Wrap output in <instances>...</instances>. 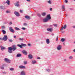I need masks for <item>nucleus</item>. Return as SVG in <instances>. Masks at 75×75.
<instances>
[{
  "label": "nucleus",
  "instance_id": "41",
  "mask_svg": "<svg viewBox=\"0 0 75 75\" xmlns=\"http://www.w3.org/2000/svg\"><path fill=\"white\" fill-rule=\"evenodd\" d=\"M22 30H25L26 28H22Z\"/></svg>",
  "mask_w": 75,
  "mask_h": 75
},
{
  "label": "nucleus",
  "instance_id": "44",
  "mask_svg": "<svg viewBox=\"0 0 75 75\" xmlns=\"http://www.w3.org/2000/svg\"><path fill=\"white\" fill-rule=\"evenodd\" d=\"M12 22H10L9 23V24L10 25H11V24H12Z\"/></svg>",
  "mask_w": 75,
  "mask_h": 75
},
{
  "label": "nucleus",
  "instance_id": "33",
  "mask_svg": "<svg viewBox=\"0 0 75 75\" xmlns=\"http://www.w3.org/2000/svg\"><path fill=\"white\" fill-rule=\"evenodd\" d=\"M19 40H20L21 41H22L23 40V38H20L18 39Z\"/></svg>",
  "mask_w": 75,
  "mask_h": 75
},
{
  "label": "nucleus",
  "instance_id": "26",
  "mask_svg": "<svg viewBox=\"0 0 75 75\" xmlns=\"http://www.w3.org/2000/svg\"><path fill=\"white\" fill-rule=\"evenodd\" d=\"M61 41H62V42H64V41H65V39L64 38H62L61 39Z\"/></svg>",
  "mask_w": 75,
  "mask_h": 75
},
{
  "label": "nucleus",
  "instance_id": "57",
  "mask_svg": "<svg viewBox=\"0 0 75 75\" xmlns=\"http://www.w3.org/2000/svg\"><path fill=\"white\" fill-rule=\"evenodd\" d=\"M28 1H30V0H26Z\"/></svg>",
  "mask_w": 75,
  "mask_h": 75
},
{
  "label": "nucleus",
  "instance_id": "43",
  "mask_svg": "<svg viewBox=\"0 0 75 75\" xmlns=\"http://www.w3.org/2000/svg\"><path fill=\"white\" fill-rule=\"evenodd\" d=\"M9 41H10V42H13V40H9Z\"/></svg>",
  "mask_w": 75,
  "mask_h": 75
},
{
  "label": "nucleus",
  "instance_id": "7",
  "mask_svg": "<svg viewBox=\"0 0 75 75\" xmlns=\"http://www.w3.org/2000/svg\"><path fill=\"white\" fill-rule=\"evenodd\" d=\"M20 69H25V66L23 65H21L19 66Z\"/></svg>",
  "mask_w": 75,
  "mask_h": 75
},
{
  "label": "nucleus",
  "instance_id": "1",
  "mask_svg": "<svg viewBox=\"0 0 75 75\" xmlns=\"http://www.w3.org/2000/svg\"><path fill=\"white\" fill-rule=\"evenodd\" d=\"M17 46L20 47L21 48H23V47H26L27 46V45L25 44H24L23 43H21V45H18Z\"/></svg>",
  "mask_w": 75,
  "mask_h": 75
},
{
  "label": "nucleus",
  "instance_id": "64",
  "mask_svg": "<svg viewBox=\"0 0 75 75\" xmlns=\"http://www.w3.org/2000/svg\"><path fill=\"white\" fill-rule=\"evenodd\" d=\"M74 1H75V0H74Z\"/></svg>",
  "mask_w": 75,
  "mask_h": 75
},
{
  "label": "nucleus",
  "instance_id": "30",
  "mask_svg": "<svg viewBox=\"0 0 75 75\" xmlns=\"http://www.w3.org/2000/svg\"><path fill=\"white\" fill-rule=\"evenodd\" d=\"M46 71H47L48 72H50L51 71V69H47Z\"/></svg>",
  "mask_w": 75,
  "mask_h": 75
},
{
  "label": "nucleus",
  "instance_id": "3",
  "mask_svg": "<svg viewBox=\"0 0 75 75\" xmlns=\"http://www.w3.org/2000/svg\"><path fill=\"white\" fill-rule=\"evenodd\" d=\"M57 50L59 51H60L62 50V46L61 45H58L57 47Z\"/></svg>",
  "mask_w": 75,
  "mask_h": 75
},
{
  "label": "nucleus",
  "instance_id": "61",
  "mask_svg": "<svg viewBox=\"0 0 75 75\" xmlns=\"http://www.w3.org/2000/svg\"><path fill=\"white\" fill-rule=\"evenodd\" d=\"M73 51L74 52H75V49H74V50H73Z\"/></svg>",
  "mask_w": 75,
  "mask_h": 75
},
{
  "label": "nucleus",
  "instance_id": "37",
  "mask_svg": "<svg viewBox=\"0 0 75 75\" xmlns=\"http://www.w3.org/2000/svg\"><path fill=\"white\" fill-rule=\"evenodd\" d=\"M23 25L24 26H27V24L26 23H23Z\"/></svg>",
  "mask_w": 75,
  "mask_h": 75
},
{
  "label": "nucleus",
  "instance_id": "14",
  "mask_svg": "<svg viewBox=\"0 0 75 75\" xmlns=\"http://www.w3.org/2000/svg\"><path fill=\"white\" fill-rule=\"evenodd\" d=\"M67 28V25H65L64 26H62L61 29V30H63V29H65Z\"/></svg>",
  "mask_w": 75,
  "mask_h": 75
},
{
  "label": "nucleus",
  "instance_id": "8",
  "mask_svg": "<svg viewBox=\"0 0 75 75\" xmlns=\"http://www.w3.org/2000/svg\"><path fill=\"white\" fill-rule=\"evenodd\" d=\"M47 31H49L50 32H52V28H48L47 29Z\"/></svg>",
  "mask_w": 75,
  "mask_h": 75
},
{
  "label": "nucleus",
  "instance_id": "13",
  "mask_svg": "<svg viewBox=\"0 0 75 75\" xmlns=\"http://www.w3.org/2000/svg\"><path fill=\"white\" fill-rule=\"evenodd\" d=\"M4 60L5 61H6V62H7L8 63H10V60L9 59H8L7 58H5L4 59Z\"/></svg>",
  "mask_w": 75,
  "mask_h": 75
},
{
  "label": "nucleus",
  "instance_id": "59",
  "mask_svg": "<svg viewBox=\"0 0 75 75\" xmlns=\"http://www.w3.org/2000/svg\"><path fill=\"white\" fill-rule=\"evenodd\" d=\"M62 33H64V31H62Z\"/></svg>",
  "mask_w": 75,
  "mask_h": 75
},
{
  "label": "nucleus",
  "instance_id": "25",
  "mask_svg": "<svg viewBox=\"0 0 75 75\" xmlns=\"http://www.w3.org/2000/svg\"><path fill=\"white\" fill-rule=\"evenodd\" d=\"M37 62V61L35 60H33L32 62V64H35Z\"/></svg>",
  "mask_w": 75,
  "mask_h": 75
},
{
  "label": "nucleus",
  "instance_id": "58",
  "mask_svg": "<svg viewBox=\"0 0 75 75\" xmlns=\"http://www.w3.org/2000/svg\"><path fill=\"white\" fill-rule=\"evenodd\" d=\"M67 16H68V15H67V14H65V16H66V17H67Z\"/></svg>",
  "mask_w": 75,
  "mask_h": 75
},
{
  "label": "nucleus",
  "instance_id": "60",
  "mask_svg": "<svg viewBox=\"0 0 75 75\" xmlns=\"http://www.w3.org/2000/svg\"><path fill=\"white\" fill-rule=\"evenodd\" d=\"M50 27H52V25H50Z\"/></svg>",
  "mask_w": 75,
  "mask_h": 75
},
{
  "label": "nucleus",
  "instance_id": "17",
  "mask_svg": "<svg viewBox=\"0 0 75 75\" xmlns=\"http://www.w3.org/2000/svg\"><path fill=\"white\" fill-rule=\"evenodd\" d=\"M4 64H3L2 65L0 66V68L1 69H4Z\"/></svg>",
  "mask_w": 75,
  "mask_h": 75
},
{
  "label": "nucleus",
  "instance_id": "19",
  "mask_svg": "<svg viewBox=\"0 0 75 75\" xmlns=\"http://www.w3.org/2000/svg\"><path fill=\"white\" fill-rule=\"evenodd\" d=\"M9 30L12 33H13V32H14V30H13V29L11 28H9Z\"/></svg>",
  "mask_w": 75,
  "mask_h": 75
},
{
  "label": "nucleus",
  "instance_id": "34",
  "mask_svg": "<svg viewBox=\"0 0 75 75\" xmlns=\"http://www.w3.org/2000/svg\"><path fill=\"white\" fill-rule=\"evenodd\" d=\"M24 65H26V64H27V61H24Z\"/></svg>",
  "mask_w": 75,
  "mask_h": 75
},
{
  "label": "nucleus",
  "instance_id": "5",
  "mask_svg": "<svg viewBox=\"0 0 75 75\" xmlns=\"http://www.w3.org/2000/svg\"><path fill=\"white\" fill-rule=\"evenodd\" d=\"M7 39H8V38L7 35H4L3 38V40L4 41H7Z\"/></svg>",
  "mask_w": 75,
  "mask_h": 75
},
{
  "label": "nucleus",
  "instance_id": "32",
  "mask_svg": "<svg viewBox=\"0 0 75 75\" xmlns=\"http://www.w3.org/2000/svg\"><path fill=\"white\" fill-rule=\"evenodd\" d=\"M3 34H6V31L4 30H2Z\"/></svg>",
  "mask_w": 75,
  "mask_h": 75
},
{
  "label": "nucleus",
  "instance_id": "40",
  "mask_svg": "<svg viewBox=\"0 0 75 75\" xmlns=\"http://www.w3.org/2000/svg\"><path fill=\"white\" fill-rule=\"evenodd\" d=\"M6 12L7 13H10V11H7Z\"/></svg>",
  "mask_w": 75,
  "mask_h": 75
},
{
  "label": "nucleus",
  "instance_id": "20",
  "mask_svg": "<svg viewBox=\"0 0 75 75\" xmlns=\"http://www.w3.org/2000/svg\"><path fill=\"white\" fill-rule=\"evenodd\" d=\"M25 18H26V19L28 20H30V17L28 16H25Z\"/></svg>",
  "mask_w": 75,
  "mask_h": 75
},
{
  "label": "nucleus",
  "instance_id": "10",
  "mask_svg": "<svg viewBox=\"0 0 75 75\" xmlns=\"http://www.w3.org/2000/svg\"><path fill=\"white\" fill-rule=\"evenodd\" d=\"M49 21V20L47 19L46 18H45L43 20V21L44 23H46L47 22H48V21Z\"/></svg>",
  "mask_w": 75,
  "mask_h": 75
},
{
  "label": "nucleus",
  "instance_id": "22",
  "mask_svg": "<svg viewBox=\"0 0 75 75\" xmlns=\"http://www.w3.org/2000/svg\"><path fill=\"white\" fill-rule=\"evenodd\" d=\"M0 47L1 48V50H2V51H3V50H4V49H6V48L2 46H1Z\"/></svg>",
  "mask_w": 75,
  "mask_h": 75
},
{
  "label": "nucleus",
  "instance_id": "6",
  "mask_svg": "<svg viewBox=\"0 0 75 75\" xmlns=\"http://www.w3.org/2000/svg\"><path fill=\"white\" fill-rule=\"evenodd\" d=\"M8 52H9V53H12L13 52V51H12V49H11V47H8Z\"/></svg>",
  "mask_w": 75,
  "mask_h": 75
},
{
  "label": "nucleus",
  "instance_id": "46",
  "mask_svg": "<svg viewBox=\"0 0 75 75\" xmlns=\"http://www.w3.org/2000/svg\"><path fill=\"white\" fill-rule=\"evenodd\" d=\"M1 28H5V27L4 26H2Z\"/></svg>",
  "mask_w": 75,
  "mask_h": 75
},
{
  "label": "nucleus",
  "instance_id": "52",
  "mask_svg": "<svg viewBox=\"0 0 75 75\" xmlns=\"http://www.w3.org/2000/svg\"><path fill=\"white\" fill-rule=\"evenodd\" d=\"M64 61H67V59H64Z\"/></svg>",
  "mask_w": 75,
  "mask_h": 75
},
{
  "label": "nucleus",
  "instance_id": "63",
  "mask_svg": "<svg viewBox=\"0 0 75 75\" xmlns=\"http://www.w3.org/2000/svg\"><path fill=\"white\" fill-rule=\"evenodd\" d=\"M52 35H54V34H52Z\"/></svg>",
  "mask_w": 75,
  "mask_h": 75
},
{
  "label": "nucleus",
  "instance_id": "28",
  "mask_svg": "<svg viewBox=\"0 0 75 75\" xmlns=\"http://www.w3.org/2000/svg\"><path fill=\"white\" fill-rule=\"evenodd\" d=\"M47 3L49 4H52V2H51V1H50V0H49V1H48Z\"/></svg>",
  "mask_w": 75,
  "mask_h": 75
},
{
  "label": "nucleus",
  "instance_id": "12",
  "mask_svg": "<svg viewBox=\"0 0 75 75\" xmlns=\"http://www.w3.org/2000/svg\"><path fill=\"white\" fill-rule=\"evenodd\" d=\"M22 52H23L24 55H27V52L25 51V50H23L22 51Z\"/></svg>",
  "mask_w": 75,
  "mask_h": 75
},
{
  "label": "nucleus",
  "instance_id": "42",
  "mask_svg": "<svg viewBox=\"0 0 75 75\" xmlns=\"http://www.w3.org/2000/svg\"><path fill=\"white\" fill-rule=\"evenodd\" d=\"M28 45L29 47H30V46H31V45L30 44H28Z\"/></svg>",
  "mask_w": 75,
  "mask_h": 75
},
{
  "label": "nucleus",
  "instance_id": "9",
  "mask_svg": "<svg viewBox=\"0 0 75 75\" xmlns=\"http://www.w3.org/2000/svg\"><path fill=\"white\" fill-rule=\"evenodd\" d=\"M21 75H26L25 72L24 71H22L21 72Z\"/></svg>",
  "mask_w": 75,
  "mask_h": 75
},
{
  "label": "nucleus",
  "instance_id": "2",
  "mask_svg": "<svg viewBox=\"0 0 75 75\" xmlns=\"http://www.w3.org/2000/svg\"><path fill=\"white\" fill-rule=\"evenodd\" d=\"M12 50L13 51H16L17 50V47L15 45H13L12 46V47H11Z\"/></svg>",
  "mask_w": 75,
  "mask_h": 75
},
{
  "label": "nucleus",
  "instance_id": "62",
  "mask_svg": "<svg viewBox=\"0 0 75 75\" xmlns=\"http://www.w3.org/2000/svg\"><path fill=\"white\" fill-rule=\"evenodd\" d=\"M24 34V33L23 32H22V34Z\"/></svg>",
  "mask_w": 75,
  "mask_h": 75
},
{
  "label": "nucleus",
  "instance_id": "31",
  "mask_svg": "<svg viewBox=\"0 0 75 75\" xmlns=\"http://www.w3.org/2000/svg\"><path fill=\"white\" fill-rule=\"evenodd\" d=\"M15 28V30H20V29L17 27H16Z\"/></svg>",
  "mask_w": 75,
  "mask_h": 75
},
{
  "label": "nucleus",
  "instance_id": "50",
  "mask_svg": "<svg viewBox=\"0 0 75 75\" xmlns=\"http://www.w3.org/2000/svg\"><path fill=\"white\" fill-rule=\"evenodd\" d=\"M3 74H6V72H3Z\"/></svg>",
  "mask_w": 75,
  "mask_h": 75
},
{
  "label": "nucleus",
  "instance_id": "4",
  "mask_svg": "<svg viewBox=\"0 0 75 75\" xmlns=\"http://www.w3.org/2000/svg\"><path fill=\"white\" fill-rule=\"evenodd\" d=\"M46 18L48 20H50L51 19V17L50 14L48 15Z\"/></svg>",
  "mask_w": 75,
  "mask_h": 75
},
{
  "label": "nucleus",
  "instance_id": "36",
  "mask_svg": "<svg viewBox=\"0 0 75 75\" xmlns=\"http://www.w3.org/2000/svg\"><path fill=\"white\" fill-rule=\"evenodd\" d=\"M72 58H73V57L72 56H70L69 57V59H72Z\"/></svg>",
  "mask_w": 75,
  "mask_h": 75
},
{
  "label": "nucleus",
  "instance_id": "47",
  "mask_svg": "<svg viewBox=\"0 0 75 75\" xmlns=\"http://www.w3.org/2000/svg\"><path fill=\"white\" fill-rule=\"evenodd\" d=\"M20 12L21 13H23V10H20Z\"/></svg>",
  "mask_w": 75,
  "mask_h": 75
},
{
  "label": "nucleus",
  "instance_id": "56",
  "mask_svg": "<svg viewBox=\"0 0 75 75\" xmlns=\"http://www.w3.org/2000/svg\"><path fill=\"white\" fill-rule=\"evenodd\" d=\"M63 45H65V43L64 42V43H63Z\"/></svg>",
  "mask_w": 75,
  "mask_h": 75
},
{
  "label": "nucleus",
  "instance_id": "15",
  "mask_svg": "<svg viewBox=\"0 0 75 75\" xmlns=\"http://www.w3.org/2000/svg\"><path fill=\"white\" fill-rule=\"evenodd\" d=\"M33 55H32L30 54L28 55V58L29 59H33Z\"/></svg>",
  "mask_w": 75,
  "mask_h": 75
},
{
  "label": "nucleus",
  "instance_id": "35",
  "mask_svg": "<svg viewBox=\"0 0 75 75\" xmlns=\"http://www.w3.org/2000/svg\"><path fill=\"white\" fill-rule=\"evenodd\" d=\"M37 16L38 17H41V14H40V13H38Z\"/></svg>",
  "mask_w": 75,
  "mask_h": 75
},
{
  "label": "nucleus",
  "instance_id": "24",
  "mask_svg": "<svg viewBox=\"0 0 75 75\" xmlns=\"http://www.w3.org/2000/svg\"><path fill=\"white\" fill-rule=\"evenodd\" d=\"M21 56V54H17V57H20Z\"/></svg>",
  "mask_w": 75,
  "mask_h": 75
},
{
  "label": "nucleus",
  "instance_id": "54",
  "mask_svg": "<svg viewBox=\"0 0 75 75\" xmlns=\"http://www.w3.org/2000/svg\"><path fill=\"white\" fill-rule=\"evenodd\" d=\"M72 27L74 28H75V26H72Z\"/></svg>",
  "mask_w": 75,
  "mask_h": 75
},
{
  "label": "nucleus",
  "instance_id": "38",
  "mask_svg": "<svg viewBox=\"0 0 75 75\" xmlns=\"http://www.w3.org/2000/svg\"><path fill=\"white\" fill-rule=\"evenodd\" d=\"M53 25L54 27H57V26H58V25H57V24H53Z\"/></svg>",
  "mask_w": 75,
  "mask_h": 75
},
{
  "label": "nucleus",
  "instance_id": "45",
  "mask_svg": "<svg viewBox=\"0 0 75 75\" xmlns=\"http://www.w3.org/2000/svg\"><path fill=\"white\" fill-rule=\"evenodd\" d=\"M3 8V7L2 6H0V8L2 9Z\"/></svg>",
  "mask_w": 75,
  "mask_h": 75
},
{
  "label": "nucleus",
  "instance_id": "39",
  "mask_svg": "<svg viewBox=\"0 0 75 75\" xmlns=\"http://www.w3.org/2000/svg\"><path fill=\"white\" fill-rule=\"evenodd\" d=\"M64 2L66 3H68V0H65L64 1Z\"/></svg>",
  "mask_w": 75,
  "mask_h": 75
},
{
  "label": "nucleus",
  "instance_id": "48",
  "mask_svg": "<svg viewBox=\"0 0 75 75\" xmlns=\"http://www.w3.org/2000/svg\"><path fill=\"white\" fill-rule=\"evenodd\" d=\"M58 40V36H57V39H56V41H57Z\"/></svg>",
  "mask_w": 75,
  "mask_h": 75
},
{
  "label": "nucleus",
  "instance_id": "27",
  "mask_svg": "<svg viewBox=\"0 0 75 75\" xmlns=\"http://www.w3.org/2000/svg\"><path fill=\"white\" fill-rule=\"evenodd\" d=\"M9 69L10 71H13L14 70V68H11Z\"/></svg>",
  "mask_w": 75,
  "mask_h": 75
},
{
  "label": "nucleus",
  "instance_id": "55",
  "mask_svg": "<svg viewBox=\"0 0 75 75\" xmlns=\"http://www.w3.org/2000/svg\"><path fill=\"white\" fill-rule=\"evenodd\" d=\"M0 40H3V39L2 38H0Z\"/></svg>",
  "mask_w": 75,
  "mask_h": 75
},
{
  "label": "nucleus",
  "instance_id": "49",
  "mask_svg": "<svg viewBox=\"0 0 75 75\" xmlns=\"http://www.w3.org/2000/svg\"><path fill=\"white\" fill-rule=\"evenodd\" d=\"M50 11H52V8H50Z\"/></svg>",
  "mask_w": 75,
  "mask_h": 75
},
{
  "label": "nucleus",
  "instance_id": "21",
  "mask_svg": "<svg viewBox=\"0 0 75 75\" xmlns=\"http://www.w3.org/2000/svg\"><path fill=\"white\" fill-rule=\"evenodd\" d=\"M50 40L48 39H47L46 40V43H47V44H50Z\"/></svg>",
  "mask_w": 75,
  "mask_h": 75
},
{
  "label": "nucleus",
  "instance_id": "53",
  "mask_svg": "<svg viewBox=\"0 0 75 75\" xmlns=\"http://www.w3.org/2000/svg\"><path fill=\"white\" fill-rule=\"evenodd\" d=\"M13 37H14V38H16V36H14Z\"/></svg>",
  "mask_w": 75,
  "mask_h": 75
},
{
  "label": "nucleus",
  "instance_id": "51",
  "mask_svg": "<svg viewBox=\"0 0 75 75\" xmlns=\"http://www.w3.org/2000/svg\"><path fill=\"white\" fill-rule=\"evenodd\" d=\"M37 59H40V57H38L37 58Z\"/></svg>",
  "mask_w": 75,
  "mask_h": 75
},
{
  "label": "nucleus",
  "instance_id": "29",
  "mask_svg": "<svg viewBox=\"0 0 75 75\" xmlns=\"http://www.w3.org/2000/svg\"><path fill=\"white\" fill-rule=\"evenodd\" d=\"M42 16H45V15H46V13L45 12H44L43 13H42Z\"/></svg>",
  "mask_w": 75,
  "mask_h": 75
},
{
  "label": "nucleus",
  "instance_id": "18",
  "mask_svg": "<svg viewBox=\"0 0 75 75\" xmlns=\"http://www.w3.org/2000/svg\"><path fill=\"white\" fill-rule=\"evenodd\" d=\"M62 8L63 10L64 11H65V5H63L62 6Z\"/></svg>",
  "mask_w": 75,
  "mask_h": 75
},
{
  "label": "nucleus",
  "instance_id": "16",
  "mask_svg": "<svg viewBox=\"0 0 75 75\" xmlns=\"http://www.w3.org/2000/svg\"><path fill=\"white\" fill-rule=\"evenodd\" d=\"M19 4V1L17 2L15 4L16 6V7H19L20 5Z\"/></svg>",
  "mask_w": 75,
  "mask_h": 75
},
{
  "label": "nucleus",
  "instance_id": "11",
  "mask_svg": "<svg viewBox=\"0 0 75 75\" xmlns=\"http://www.w3.org/2000/svg\"><path fill=\"white\" fill-rule=\"evenodd\" d=\"M14 13L15 14V15H16V16H17V17H19V16H20V14H19L18 12H14Z\"/></svg>",
  "mask_w": 75,
  "mask_h": 75
},
{
  "label": "nucleus",
  "instance_id": "23",
  "mask_svg": "<svg viewBox=\"0 0 75 75\" xmlns=\"http://www.w3.org/2000/svg\"><path fill=\"white\" fill-rule=\"evenodd\" d=\"M10 1L9 0H8L6 2V3L8 5H10Z\"/></svg>",
  "mask_w": 75,
  "mask_h": 75
}]
</instances>
